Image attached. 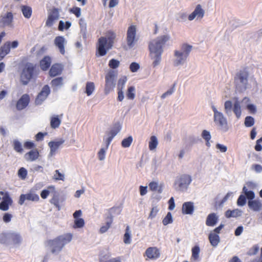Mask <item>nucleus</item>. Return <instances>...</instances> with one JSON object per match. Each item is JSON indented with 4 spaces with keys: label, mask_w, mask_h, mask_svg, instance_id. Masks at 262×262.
I'll list each match as a JSON object with an SVG mask.
<instances>
[{
    "label": "nucleus",
    "mask_w": 262,
    "mask_h": 262,
    "mask_svg": "<svg viewBox=\"0 0 262 262\" xmlns=\"http://www.w3.org/2000/svg\"><path fill=\"white\" fill-rule=\"evenodd\" d=\"M105 149L103 148L100 149L98 153L99 159L103 160L105 158Z\"/></svg>",
    "instance_id": "0e129e2a"
},
{
    "label": "nucleus",
    "mask_w": 262,
    "mask_h": 262,
    "mask_svg": "<svg viewBox=\"0 0 262 262\" xmlns=\"http://www.w3.org/2000/svg\"><path fill=\"white\" fill-rule=\"evenodd\" d=\"M200 252V249L199 246H195L192 248V255L191 258L194 260H198L199 258V253Z\"/></svg>",
    "instance_id": "58836bf2"
},
{
    "label": "nucleus",
    "mask_w": 262,
    "mask_h": 262,
    "mask_svg": "<svg viewBox=\"0 0 262 262\" xmlns=\"http://www.w3.org/2000/svg\"><path fill=\"white\" fill-rule=\"evenodd\" d=\"M218 221V217L215 213L209 214L206 219V225L207 226H214Z\"/></svg>",
    "instance_id": "393cba45"
},
{
    "label": "nucleus",
    "mask_w": 262,
    "mask_h": 262,
    "mask_svg": "<svg viewBox=\"0 0 262 262\" xmlns=\"http://www.w3.org/2000/svg\"><path fill=\"white\" fill-rule=\"evenodd\" d=\"M51 64V58L48 56H45L40 61V67L42 71H47L50 68Z\"/></svg>",
    "instance_id": "b1692460"
},
{
    "label": "nucleus",
    "mask_w": 262,
    "mask_h": 262,
    "mask_svg": "<svg viewBox=\"0 0 262 262\" xmlns=\"http://www.w3.org/2000/svg\"><path fill=\"white\" fill-rule=\"evenodd\" d=\"M248 204L249 207L254 211H259L262 207V204L259 200H250Z\"/></svg>",
    "instance_id": "a878e982"
},
{
    "label": "nucleus",
    "mask_w": 262,
    "mask_h": 262,
    "mask_svg": "<svg viewBox=\"0 0 262 262\" xmlns=\"http://www.w3.org/2000/svg\"><path fill=\"white\" fill-rule=\"evenodd\" d=\"M84 225V221L82 218H79L77 219H75L74 221V225L73 227L74 228H82Z\"/></svg>",
    "instance_id": "49530a36"
},
{
    "label": "nucleus",
    "mask_w": 262,
    "mask_h": 262,
    "mask_svg": "<svg viewBox=\"0 0 262 262\" xmlns=\"http://www.w3.org/2000/svg\"><path fill=\"white\" fill-rule=\"evenodd\" d=\"M39 157V153L37 149L31 150L25 155V158L27 161H34Z\"/></svg>",
    "instance_id": "5701e85b"
},
{
    "label": "nucleus",
    "mask_w": 262,
    "mask_h": 262,
    "mask_svg": "<svg viewBox=\"0 0 262 262\" xmlns=\"http://www.w3.org/2000/svg\"><path fill=\"white\" fill-rule=\"evenodd\" d=\"M205 14V11L202 9L201 5L198 4L194 10L188 16V19L189 20H192L195 18V17H197L198 18L202 19Z\"/></svg>",
    "instance_id": "a211bd4d"
},
{
    "label": "nucleus",
    "mask_w": 262,
    "mask_h": 262,
    "mask_svg": "<svg viewBox=\"0 0 262 262\" xmlns=\"http://www.w3.org/2000/svg\"><path fill=\"white\" fill-rule=\"evenodd\" d=\"M173 92H174V86L173 88H171L170 89H169V90H168L167 91H166L164 94H163L161 96V98L162 99L165 98L167 96L171 95Z\"/></svg>",
    "instance_id": "774afa93"
},
{
    "label": "nucleus",
    "mask_w": 262,
    "mask_h": 262,
    "mask_svg": "<svg viewBox=\"0 0 262 262\" xmlns=\"http://www.w3.org/2000/svg\"><path fill=\"white\" fill-rule=\"evenodd\" d=\"M194 211V205L192 202H187L183 203L182 211L184 214H192Z\"/></svg>",
    "instance_id": "4be33fe9"
},
{
    "label": "nucleus",
    "mask_w": 262,
    "mask_h": 262,
    "mask_svg": "<svg viewBox=\"0 0 262 262\" xmlns=\"http://www.w3.org/2000/svg\"><path fill=\"white\" fill-rule=\"evenodd\" d=\"M13 203L12 200L8 193H6L3 198V201L0 203V210L7 211L9 209V206Z\"/></svg>",
    "instance_id": "aec40b11"
},
{
    "label": "nucleus",
    "mask_w": 262,
    "mask_h": 262,
    "mask_svg": "<svg viewBox=\"0 0 262 262\" xmlns=\"http://www.w3.org/2000/svg\"><path fill=\"white\" fill-rule=\"evenodd\" d=\"M64 140L63 139H60L58 140L52 141L48 143V146L50 147V156H54L60 146L63 144L64 142Z\"/></svg>",
    "instance_id": "9b49d317"
},
{
    "label": "nucleus",
    "mask_w": 262,
    "mask_h": 262,
    "mask_svg": "<svg viewBox=\"0 0 262 262\" xmlns=\"http://www.w3.org/2000/svg\"><path fill=\"white\" fill-rule=\"evenodd\" d=\"M95 90V84L93 82H87L85 86V93L87 96H90Z\"/></svg>",
    "instance_id": "c9c22d12"
},
{
    "label": "nucleus",
    "mask_w": 262,
    "mask_h": 262,
    "mask_svg": "<svg viewBox=\"0 0 262 262\" xmlns=\"http://www.w3.org/2000/svg\"><path fill=\"white\" fill-rule=\"evenodd\" d=\"M181 49L182 52L177 50L174 51V55L178 58L175 61V66H178L182 63L187 59L192 49V46L186 43H184L182 45Z\"/></svg>",
    "instance_id": "39448f33"
},
{
    "label": "nucleus",
    "mask_w": 262,
    "mask_h": 262,
    "mask_svg": "<svg viewBox=\"0 0 262 262\" xmlns=\"http://www.w3.org/2000/svg\"><path fill=\"white\" fill-rule=\"evenodd\" d=\"M246 202V199L245 196L243 195H240L238 197L237 201V204L238 206H244Z\"/></svg>",
    "instance_id": "13d9d810"
},
{
    "label": "nucleus",
    "mask_w": 262,
    "mask_h": 262,
    "mask_svg": "<svg viewBox=\"0 0 262 262\" xmlns=\"http://www.w3.org/2000/svg\"><path fill=\"white\" fill-rule=\"evenodd\" d=\"M59 17V9L53 8L49 12L48 18L46 22V25L48 27H51L53 25L54 21L57 20Z\"/></svg>",
    "instance_id": "1a4fd4ad"
},
{
    "label": "nucleus",
    "mask_w": 262,
    "mask_h": 262,
    "mask_svg": "<svg viewBox=\"0 0 262 262\" xmlns=\"http://www.w3.org/2000/svg\"><path fill=\"white\" fill-rule=\"evenodd\" d=\"M172 222V215L170 212H168L166 216L164 218L162 221L163 224L164 225H167L168 224Z\"/></svg>",
    "instance_id": "3c124183"
},
{
    "label": "nucleus",
    "mask_w": 262,
    "mask_h": 262,
    "mask_svg": "<svg viewBox=\"0 0 262 262\" xmlns=\"http://www.w3.org/2000/svg\"><path fill=\"white\" fill-rule=\"evenodd\" d=\"M233 111L235 115L236 118L239 119L242 115V110L240 105V102L238 101H236L234 103L233 107Z\"/></svg>",
    "instance_id": "7c9ffc66"
},
{
    "label": "nucleus",
    "mask_w": 262,
    "mask_h": 262,
    "mask_svg": "<svg viewBox=\"0 0 262 262\" xmlns=\"http://www.w3.org/2000/svg\"><path fill=\"white\" fill-rule=\"evenodd\" d=\"M116 37V34L114 32L109 31L106 33L105 37H101L99 38L97 47V52L99 56L105 55L107 52L112 48Z\"/></svg>",
    "instance_id": "f03ea898"
},
{
    "label": "nucleus",
    "mask_w": 262,
    "mask_h": 262,
    "mask_svg": "<svg viewBox=\"0 0 262 262\" xmlns=\"http://www.w3.org/2000/svg\"><path fill=\"white\" fill-rule=\"evenodd\" d=\"M61 124V119L58 116H54L51 118L50 125L52 128H58Z\"/></svg>",
    "instance_id": "c756f323"
},
{
    "label": "nucleus",
    "mask_w": 262,
    "mask_h": 262,
    "mask_svg": "<svg viewBox=\"0 0 262 262\" xmlns=\"http://www.w3.org/2000/svg\"><path fill=\"white\" fill-rule=\"evenodd\" d=\"M24 146L25 148L30 149L35 147V145L33 142L26 141L24 143Z\"/></svg>",
    "instance_id": "e2e57ef3"
},
{
    "label": "nucleus",
    "mask_w": 262,
    "mask_h": 262,
    "mask_svg": "<svg viewBox=\"0 0 262 262\" xmlns=\"http://www.w3.org/2000/svg\"><path fill=\"white\" fill-rule=\"evenodd\" d=\"M30 97L28 94H24L17 101L16 105L17 110H22L26 108L30 102Z\"/></svg>",
    "instance_id": "dca6fc26"
},
{
    "label": "nucleus",
    "mask_w": 262,
    "mask_h": 262,
    "mask_svg": "<svg viewBox=\"0 0 262 262\" xmlns=\"http://www.w3.org/2000/svg\"><path fill=\"white\" fill-rule=\"evenodd\" d=\"M254 119L251 116H247L245 118L244 124L247 127H251L254 124Z\"/></svg>",
    "instance_id": "37998d69"
},
{
    "label": "nucleus",
    "mask_w": 262,
    "mask_h": 262,
    "mask_svg": "<svg viewBox=\"0 0 262 262\" xmlns=\"http://www.w3.org/2000/svg\"><path fill=\"white\" fill-rule=\"evenodd\" d=\"M216 147L218 149H219L220 150V151L222 152H225L227 150V148L225 145L221 144L220 143H217L216 145Z\"/></svg>",
    "instance_id": "338daca9"
},
{
    "label": "nucleus",
    "mask_w": 262,
    "mask_h": 262,
    "mask_svg": "<svg viewBox=\"0 0 262 262\" xmlns=\"http://www.w3.org/2000/svg\"><path fill=\"white\" fill-rule=\"evenodd\" d=\"M202 137L206 141H209L211 139V135L210 133L206 130H203L202 133Z\"/></svg>",
    "instance_id": "bf43d9fd"
},
{
    "label": "nucleus",
    "mask_w": 262,
    "mask_h": 262,
    "mask_svg": "<svg viewBox=\"0 0 262 262\" xmlns=\"http://www.w3.org/2000/svg\"><path fill=\"white\" fill-rule=\"evenodd\" d=\"M149 189L152 191H157L159 193H162L163 191V186L162 185H158V183L156 182H151L149 183Z\"/></svg>",
    "instance_id": "cd10ccee"
},
{
    "label": "nucleus",
    "mask_w": 262,
    "mask_h": 262,
    "mask_svg": "<svg viewBox=\"0 0 262 262\" xmlns=\"http://www.w3.org/2000/svg\"><path fill=\"white\" fill-rule=\"evenodd\" d=\"M54 179L56 180H63L64 175L60 173L58 170H55V174H54Z\"/></svg>",
    "instance_id": "052dcab7"
},
{
    "label": "nucleus",
    "mask_w": 262,
    "mask_h": 262,
    "mask_svg": "<svg viewBox=\"0 0 262 262\" xmlns=\"http://www.w3.org/2000/svg\"><path fill=\"white\" fill-rule=\"evenodd\" d=\"M70 12L75 15L77 17H79L81 15V9L77 7H74L70 9Z\"/></svg>",
    "instance_id": "864d4df0"
},
{
    "label": "nucleus",
    "mask_w": 262,
    "mask_h": 262,
    "mask_svg": "<svg viewBox=\"0 0 262 262\" xmlns=\"http://www.w3.org/2000/svg\"><path fill=\"white\" fill-rule=\"evenodd\" d=\"M119 61L115 59H111L108 63V66L112 69L117 68L119 66Z\"/></svg>",
    "instance_id": "603ef678"
},
{
    "label": "nucleus",
    "mask_w": 262,
    "mask_h": 262,
    "mask_svg": "<svg viewBox=\"0 0 262 262\" xmlns=\"http://www.w3.org/2000/svg\"><path fill=\"white\" fill-rule=\"evenodd\" d=\"M225 112L226 114L231 112L232 108V103L230 100L225 101L224 103Z\"/></svg>",
    "instance_id": "09e8293b"
},
{
    "label": "nucleus",
    "mask_w": 262,
    "mask_h": 262,
    "mask_svg": "<svg viewBox=\"0 0 262 262\" xmlns=\"http://www.w3.org/2000/svg\"><path fill=\"white\" fill-rule=\"evenodd\" d=\"M158 144V142L157 137L155 136H151L149 142V149L150 150L155 149Z\"/></svg>",
    "instance_id": "e433bc0d"
},
{
    "label": "nucleus",
    "mask_w": 262,
    "mask_h": 262,
    "mask_svg": "<svg viewBox=\"0 0 262 262\" xmlns=\"http://www.w3.org/2000/svg\"><path fill=\"white\" fill-rule=\"evenodd\" d=\"M54 42L60 53L62 55H64L66 52L64 45L67 42L64 37L62 36H58L55 37Z\"/></svg>",
    "instance_id": "2eb2a0df"
},
{
    "label": "nucleus",
    "mask_w": 262,
    "mask_h": 262,
    "mask_svg": "<svg viewBox=\"0 0 262 262\" xmlns=\"http://www.w3.org/2000/svg\"><path fill=\"white\" fill-rule=\"evenodd\" d=\"M249 76L248 72L246 70H241L238 72L235 77V82L239 81L241 83L246 85L248 82V78Z\"/></svg>",
    "instance_id": "f3484780"
},
{
    "label": "nucleus",
    "mask_w": 262,
    "mask_h": 262,
    "mask_svg": "<svg viewBox=\"0 0 262 262\" xmlns=\"http://www.w3.org/2000/svg\"><path fill=\"white\" fill-rule=\"evenodd\" d=\"M50 203L55 206L58 210L60 209L59 200L57 196H53L50 200Z\"/></svg>",
    "instance_id": "5fc2aeb1"
},
{
    "label": "nucleus",
    "mask_w": 262,
    "mask_h": 262,
    "mask_svg": "<svg viewBox=\"0 0 262 262\" xmlns=\"http://www.w3.org/2000/svg\"><path fill=\"white\" fill-rule=\"evenodd\" d=\"M138 40L136 37V27L135 25L129 26L126 33V43L129 48H132Z\"/></svg>",
    "instance_id": "423d86ee"
},
{
    "label": "nucleus",
    "mask_w": 262,
    "mask_h": 262,
    "mask_svg": "<svg viewBox=\"0 0 262 262\" xmlns=\"http://www.w3.org/2000/svg\"><path fill=\"white\" fill-rule=\"evenodd\" d=\"M208 238L211 245L213 247L216 246L220 242L219 236L214 233H210Z\"/></svg>",
    "instance_id": "c85d7f7f"
},
{
    "label": "nucleus",
    "mask_w": 262,
    "mask_h": 262,
    "mask_svg": "<svg viewBox=\"0 0 262 262\" xmlns=\"http://www.w3.org/2000/svg\"><path fill=\"white\" fill-rule=\"evenodd\" d=\"M21 10L25 17L27 18H29L31 17L32 10V8L30 6H21Z\"/></svg>",
    "instance_id": "473e14b6"
},
{
    "label": "nucleus",
    "mask_w": 262,
    "mask_h": 262,
    "mask_svg": "<svg viewBox=\"0 0 262 262\" xmlns=\"http://www.w3.org/2000/svg\"><path fill=\"white\" fill-rule=\"evenodd\" d=\"M127 81V78L126 77H124L123 78H120L118 80L117 84V90L123 91L124 85Z\"/></svg>",
    "instance_id": "de8ad7c7"
},
{
    "label": "nucleus",
    "mask_w": 262,
    "mask_h": 262,
    "mask_svg": "<svg viewBox=\"0 0 262 262\" xmlns=\"http://www.w3.org/2000/svg\"><path fill=\"white\" fill-rule=\"evenodd\" d=\"M17 174L21 180H24L27 177L28 172L25 168L21 167L18 169Z\"/></svg>",
    "instance_id": "79ce46f5"
},
{
    "label": "nucleus",
    "mask_w": 262,
    "mask_h": 262,
    "mask_svg": "<svg viewBox=\"0 0 262 262\" xmlns=\"http://www.w3.org/2000/svg\"><path fill=\"white\" fill-rule=\"evenodd\" d=\"M63 84V79L62 77H57L53 79L51 82V86L53 88H56L58 86H61Z\"/></svg>",
    "instance_id": "a19ab883"
},
{
    "label": "nucleus",
    "mask_w": 262,
    "mask_h": 262,
    "mask_svg": "<svg viewBox=\"0 0 262 262\" xmlns=\"http://www.w3.org/2000/svg\"><path fill=\"white\" fill-rule=\"evenodd\" d=\"M9 239L12 244L16 245L18 244L21 242V238L19 234L13 233L10 234L9 236Z\"/></svg>",
    "instance_id": "72a5a7b5"
},
{
    "label": "nucleus",
    "mask_w": 262,
    "mask_h": 262,
    "mask_svg": "<svg viewBox=\"0 0 262 262\" xmlns=\"http://www.w3.org/2000/svg\"><path fill=\"white\" fill-rule=\"evenodd\" d=\"M191 181V177L190 175L183 174L178 178L174 184L177 185L180 189L187 188Z\"/></svg>",
    "instance_id": "6e6552de"
},
{
    "label": "nucleus",
    "mask_w": 262,
    "mask_h": 262,
    "mask_svg": "<svg viewBox=\"0 0 262 262\" xmlns=\"http://www.w3.org/2000/svg\"><path fill=\"white\" fill-rule=\"evenodd\" d=\"M50 93V89L48 85H45L41 91L39 93L36 97L35 103L36 105H39L45 101Z\"/></svg>",
    "instance_id": "9d476101"
},
{
    "label": "nucleus",
    "mask_w": 262,
    "mask_h": 262,
    "mask_svg": "<svg viewBox=\"0 0 262 262\" xmlns=\"http://www.w3.org/2000/svg\"><path fill=\"white\" fill-rule=\"evenodd\" d=\"M243 191L248 199L252 200L254 198L255 194L254 192L252 191H248L247 188L245 186L243 187Z\"/></svg>",
    "instance_id": "c03bdc74"
},
{
    "label": "nucleus",
    "mask_w": 262,
    "mask_h": 262,
    "mask_svg": "<svg viewBox=\"0 0 262 262\" xmlns=\"http://www.w3.org/2000/svg\"><path fill=\"white\" fill-rule=\"evenodd\" d=\"M63 71V66L60 63L53 64L49 72L50 77H54L61 74Z\"/></svg>",
    "instance_id": "412c9836"
},
{
    "label": "nucleus",
    "mask_w": 262,
    "mask_h": 262,
    "mask_svg": "<svg viewBox=\"0 0 262 262\" xmlns=\"http://www.w3.org/2000/svg\"><path fill=\"white\" fill-rule=\"evenodd\" d=\"M259 247L257 245L253 246L248 252L249 255H255L258 251Z\"/></svg>",
    "instance_id": "4d7b16f0"
},
{
    "label": "nucleus",
    "mask_w": 262,
    "mask_h": 262,
    "mask_svg": "<svg viewBox=\"0 0 262 262\" xmlns=\"http://www.w3.org/2000/svg\"><path fill=\"white\" fill-rule=\"evenodd\" d=\"M108 220L106 223V225L102 226L99 230V232L101 233H103L107 231V230L110 228L111 224L113 223V217L112 216H108L107 217Z\"/></svg>",
    "instance_id": "f704fd0d"
},
{
    "label": "nucleus",
    "mask_w": 262,
    "mask_h": 262,
    "mask_svg": "<svg viewBox=\"0 0 262 262\" xmlns=\"http://www.w3.org/2000/svg\"><path fill=\"white\" fill-rule=\"evenodd\" d=\"M214 121L216 125L220 126L222 129L227 130V119L221 112L216 115H214Z\"/></svg>",
    "instance_id": "ddd939ff"
},
{
    "label": "nucleus",
    "mask_w": 262,
    "mask_h": 262,
    "mask_svg": "<svg viewBox=\"0 0 262 262\" xmlns=\"http://www.w3.org/2000/svg\"><path fill=\"white\" fill-rule=\"evenodd\" d=\"M247 108L251 114H255L256 112L255 106L252 104L247 105Z\"/></svg>",
    "instance_id": "69168bd1"
},
{
    "label": "nucleus",
    "mask_w": 262,
    "mask_h": 262,
    "mask_svg": "<svg viewBox=\"0 0 262 262\" xmlns=\"http://www.w3.org/2000/svg\"><path fill=\"white\" fill-rule=\"evenodd\" d=\"M115 74L113 72H110L105 75V84L104 93L107 95L115 88Z\"/></svg>",
    "instance_id": "0eeeda50"
},
{
    "label": "nucleus",
    "mask_w": 262,
    "mask_h": 262,
    "mask_svg": "<svg viewBox=\"0 0 262 262\" xmlns=\"http://www.w3.org/2000/svg\"><path fill=\"white\" fill-rule=\"evenodd\" d=\"M47 135V133H42L41 132H39L35 135V140L37 141H42L43 139V138L45 136Z\"/></svg>",
    "instance_id": "680f3d73"
},
{
    "label": "nucleus",
    "mask_w": 262,
    "mask_h": 262,
    "mask_svg": "<svg viewBox=\"0 0 262 262\" xmlns=\"http://www.w3.org/2000/svg\"><path fill=\"white\" fill-rule=\"evenodd\" d=\"M29 200L34 202H37L39 200V196L34 193L30 192L27 194H22L20 195L18 203L19 205H23L25 200Z\"/></svg>",
    "instance_id": "4468645a"
},
{
    "label": "nucleus",
    "mask_w": 262,
    "mask_h": 262,
    "mask_svg": "<svg viewBox=\"0 0 262 262\" xmlns=\"http://www.w3.org/2000/svg\"><path fill=\"white\" fill-rule=\"evenodd\" d=\"M72 237V234L67 233L58 236L53 239L48 240L47 243L52 253H58L61 251L65 245L71 241Z\"/></svg>",
    "instance_id": "7ed1b4c3"
},
{
    "label": "nucleus",
    "mask_w": 262,
    "mask_h": 262,
    "mask_svg": "<svg viewBox=\"0 0 262 262\" xmlns=\"http://www.w3.org/2000/svg\"><path fill=\"white\" fill-rule=\"evenodd\" d=\"M36 71V66L31 63H27L24 67L20 75V81L24 85L27 84Z\"/></svg>",
    "instance_id": "20e7f679"
},
{
    "label": "nucleus",
    "mask_w": 262,
    "mask_h": 262,
    "mask_svg": "<svg viewBox=\"0 0 262 262\" xmlns=\"http://www.w3.org/2000/svg\"><path fill=\"white\" fill-rule=\"evenodd\" d=\"M14 150L17 152L21 153L23 151L21 144L18 141H14L13 142Z\"/></svg>",
    "instance_id": "8fccbe9b"
},
{
    "label": "nucleus",
    "mask_w": 262,
    "mask_h": 262,
    "mask_svg": "<svg viewBox=\"0 0 262 262\" xmlns=\"http://www.w3.org/2000/svg\"><path fill=\"white\" fill-rule=\"evenodd\" d=\"M13 16L11 12H7L5 15L2 16L0 20V26L4 27L6 26H12Z\"/></svg>",
    "instance_id": "6ab92c4d"
},
{
    "label": "nucleus",
    "mask_w": 262,
    "mask_h": 262,
    "mask_svg": "<svg viewBox=\"0 0 262 262\" xmlns=\"http://www.w3.org/2000/svg\"><path fill=\"white\" fill-rule=\"evenodd\" d=\"M168 39L169 37L168 36L163 35L149 43L148 48L150 56L152 59H154L152 63L154 67H156L159 64L161 60V55L163 53L162 47Z\"/></svg>",
    "instance_id": "f257e3e1"
},
{
    "label": "nucleus",
    "mask_w": 262,
    "mask_h": 262,
    "mask_svg": "<svg viewBox=\"0 0 262 262\" xmlns=\"http://www.w3.org/2000/svg\"><path fill=\"white\" fill-rule=\"evenodd\" d=\"M145 255L150 259H157L160 256V251L156 247L148 248L145 252Z\"/></svg>",
    "instance_id": "f8f14e48"
},
{
    "label": "nucleus",
    "mask_w": 262,
    "mask_h": 262,
    "mask_svg": "<svg viewBox=\"0 0 262 262\" xmlns=\"http://www.w3.org/2000/svg\"><path fill=\"white\" fill-rule=\"evenodd\" d=\"M126 97L127 99L133 100L135 98V88L133 86L128 88L126 92Z\"/></svg>",
    "instance_id": "4c0bfd02"
},
{
    "label": "nucleus",
    "mask_w": 262,
    "mask_h": 262,
    "mask_svg": "<svg viewBox=\"0 0 262 262\" xmlns=\"http://www.w3.org/2000/svg\"><path fill=\"white\" fill-rule=\"evenodd\" d=\"M241 211L237 209L233 210H228L225 212V216L227 218L236 217L241 215Z\"/></svg>",
    "instance_id": "2f4dec72"
},
{
    "label": "nucleus",
    "mask_w": 262,
    "mask_h": 262,
    "mask_svg": "<svg viewBox=\"0 0 262 262\" xmlns=\"http://www.w3.org/2000/svg\"><path fill=\"white\" fill-rule=\"evenodd\" d=\"M10 51V43L5 42L0 48V60H2Z\"/></svg>",
    "instance_id": "bb28decb"
},
{
    "label": "nucleus",
    "mask_w": 262,
    "mask_h": 262,
    "mask_svg": "<svg viewBox=\"0 0 262 262\" xmlns=\"http://www.w3.org/2000/svg\"><path fill=\"white\" fill-rule=\"evenodd\" d=\"M133 142V138L131 136L124 139L121 142V145L123 147H128Z\"/></svg>",
    "instance_id": "a18cd8bd"
},
{
    "label": "nucleus",
    "mask_w": 262,
    "mask_h": 262,
    "mask_svg": "<svg viewBox=\"0 0 262 262\" xmlns=\"http://www.w3.org/2000/svg\"><path fill=\"white\" fill-rule=\"evenodd\" d=\"M123 242L126 244H129L131 243V235L128 226H127L125 229V232L123 236Z\"/></svg>",
    "instance_id": "ea45409f"
},
{
    "label": "nucleus",
    "mask_w": 262,
    "mask_h": 262,
    "mask_svg": "<svg viewBox=\"0 0 262 262\" xmlns=\"http://www.w3.org/2000/svg\"><path fill=\"white\" fill-rule=\"evenodd\" d=\"M139 69V64L135 62H132L129 66V69L132 72H136Z\"/></svg>",
    "instance_id": "6e6d98bb"
}]
</instances>
